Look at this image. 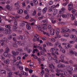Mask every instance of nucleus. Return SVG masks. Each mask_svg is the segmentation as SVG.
I'll return each mask as SVG.
<instances>
[{
	"mask_svg": "<svg viewBox=\"0 0 77 77\" xmlns=\"http://www.w3.org/2000/svg\"><path fill=\"white\" fill-rule=\"evenodd\" d=\"M60 59H61V60H59V61L57 60V59H54L55 60V62L56 63H60V62H63L64 63L65 62V61L64 60V57H60Z\"/></svg>",
	"mask_w": 77,
	"mask_h": 77,
	"instance_id": "nucleus-1",
	"label": "nucleus"
},
{
	"mask_svg": "<svg viewBox=\"0 0 77 77\" xmlns=\"http://www.w3.org/2000/svg\"><path fill=\"white\" fill-rule=\"evenodd\" d=\"M36 29L37 30H38V32H43V33L44 34V35H46L47 33V32L45 31H43L42 30V28H41L40 26L39 25H37V26L36 27Z\"/></svg>",
	"mask_w": 77,
	"mask_h": 77,
	"instance_id": "nucleus-2",
	"label": "nucleus"
},
{
	"mask_svg": "<svg viewBox=\"0 0 77 77\" xmlns=\"http://www.w3.org/2000/svg\"><path fill=\"white\" fill-rule=\"evenodd\" d=\"M57 67L59 68H63L65 67V65L61 63H60L57 65Z\"/></svg>",
	"mask_w": 77,
	"mask_h": 77,
	"instance_id": "nucleus-3",
	"label": "nucleus"
},
{
	"mask_svg": "<svg viewBox=\"0 0 77 77\" xmlns=\"http://www.w3.org/2000/svg\"><path fill=\"white\" fill-rule=\"evenodd\" d=\"M62 30L61 31L62 33H63L64 34L67 32V30H66V27H63L61 28Z\"/></svg>",
	"mask_w": 77,
	"mask_h": 77,
	"instance_id": "nucleus-4",
	"label": "nucleus"
},
{
	"mask_svg": "<svg viewBox=\"0 0 77 77\" xmlns=\"http://www.w3.org/2000/svg\"><path fill=\"white\" fill-rule=\"evenodd\" d=\"M48 66L50 68H51V69H54L56 68V67L52 64H49Z\"/></svg>",
	"mask_w": 77,
	"mask_h": 77,
	"instance_id": "nucleus-5",
	"label": "nucleus"
},
{
	"mask_svg": "<svg viewBox=\"0 0 77 77\" xmlns=\"http://www.w3.org/2000/svg\"><path fill=\"white\" fill-rule=\"evenodd\" d=\"M73 5L72 4H69L68 5V10L69 11H71L73 9Z\"/></svg>",
	"mask_w": 77,
	"mask_h": 77,
	"instance_id": "nucleus-6",
	"label": "nucleus"
},
{
	"mask_svg": "<svg viewBox=\"0 0 77 77\" xmlns=\"http://www.w3.org/2000/svg\"><path fill=\"white\" fill-rule=\"evenodd\" d=\"M8 53H7L6 52H3V55L4 56L9 57H10V56H11V54H8Z\"/></svg>",
	"mask_w": 77,
	"mask_h": 77,
	"instance_id": "nucleus-7",
	"label": "nucleus"
},
{
	"mask_svg": "<svg viewBox=\"0 0 77 77\" xmlns=\"http://www.w3.org/2000/svg\"><path fill=\"white\" fill-rule=\"evenodd\" d=\"M70 54H71V56H74V55L75 54V56H77V52L75 54V52L71 51L69 52Z\"/></svg>",
	"mask_w": 77,
	"mask_h": 77,
	"instance_id": "nucleus-8",
	"label": "nucleus"
},
{
	"mask_svg": "<svg viewBox=\"0 0 77 77\" xmlns=\"http://www.w3.org/2000/svg\"><path fill=\"white\" fill-rule=\"evenodd\" d=\"M12 53L14 55V56H17V55H18V54H19V52H15L14 51H12Z\"/></svg>",
	"mask_w": 77,
	"mask_h": 77,
	"instance_id": "nucleus-9",
	"label": "nucleus"
},
{
	"mask_svg": "<svg viewBox=\"0 0 77 77\" xmlns=\"http://www.w3.org/2000/svg\"><path fill=\"white\" fill-rule=\"evenodd\" d=\"M52 12H54V13H53V15L54 16H55L56 15L57 12V10L53 9L52 10Z\"/></svg>",
	"mask_w": 77,
	"mask_h": 77,
	"instance_id": "nucleus-10",
	"label": "nucleus"
},
{
	"mask_svg": "<svg viewBox=\"0 0 77 77\" xmlns=\"http://www.w3.org/2000/svg\"><path fill=\"white\" fill-rule=\"evenodd\" d=\"M56 34L57 35H58L60 33V29L59 28H57L55 30Z\"/></svg>",
	"mask_w": 77,
	"mask_h": 77,
	"instance_id": "nucleus-11",
	"label": "nucleus"
},
{
	"mask_svg": "<svg viewBox=\"0 0 77 77\" xmlns=\"http://www.w3.org/2000/svg\"><path fill=\"white\" fill-rule=\"evenodd\" d=\"M10 62V60L9 59H7L6 60L4 61V63L7 65H9Z\"/></svg>",
	"mask_w": 77,
	"mask_h": 77,
	"instance_id": "nucleus-12",
	"label": "nucleus"
},
{
	"mask_svg": "<svg viewBox=\"0 0 77 77\" xmlns=\"http://www.w3.org/2000/svg\"><path fill=\"white\" fill-rule=\"evenodd\" d=\"M6 8L7 9H8V10H9V11H11V10H12V8H11V6H10L9 5H7L6 6Z\"/></svg>",
	"mask_w": 77,
	"mask_h": 77,
	"instance_id": "nucleus-13",
	"label": "nucleus"
},
{
	"mask_svg": "<svg viewBox=\"0 0 77 77\" xmlns=\"http://www.w3.org/2000/svg\"><path fill=\"white\" fill-rule=\"evenodd\" d=\"M66 10V9L65 8L63 7L62 8V10L60 11V14H63L64 12V11H65Z\"/></svg>",
	"mask_w": 77,
	"mask_h": 77,
	"instance_id": "nucleus-14",
	"label": "nucleus"
},
{
	"mask_svg": "<svg viewBox=\"0 0 77 77\" xmlns=\"http://www.w3.org/2000/svg\"><path fill=\"white\" fill-rule=\"evenodd\" d=\"M54 29H52L50 32V34L51 35H54Z\"/></svg>",
	"mask_w": 77,
	"mask_h": 77,
	"instance_id": "nucleus-15",
	"label": "nucleus"
},
{
	"mask_svg": "<svg viewBox=\"0 0 77 77\" xmlns=\"http://www.w3.org/2000/svg\"><path fill=\"white\" fill-rule=\"evenodd\" d=\"M32 2L35 6H36L38 3V2L37 0H33Z\"/></svg>",
	"mask_w": 77,
	"mask_h": 77,
	"instance_id": "nucleus-16",
	"label": "nucleus"
},
{
	"mask_svg": "<svg viewBox=\"0 0 77 77\" xmlns=\"http://www.w3.org/2000/svg\"><path fill=\"white\" fill-rule=\"evenodd\" d=\"M23 10L22 9H20L19 10L17 11V13L19 14H23Z\"/></svg>",
	"mask_w": 77,
	"mask_h": 77,
	"instance_id": "nucleus-17",
	"label": "nucleus"
},
{
	"mask_svg": "<svg viewBox=\"0 0 77 77\" xmlns=\"http://www.w3.org/2000/svg\"><path fill=\"white\" fill-rule=\"evenodd\" d=\"M20 63V64H21L22 63L21 62V61H19V62L17 61L15 63V64L16 66H19V65Z\"/></svg>",
	"mask_w": 77,
	"mask_h": 77,
	"instance_id": "nucleus-18",
	"label": "nucleus"
},
{
	"mask_svg": "<svg viewBox=\"0 0 77 77\" xmlns=\"http://www.w3.org/2000/svg\"><path fill=\"white\" fill-rule=\"evenodd\" d=\"M17 27L15 26H13V31H14L15 32H17Z\"/></svg>",
	"mask_w": 77,
	"mask_h": 77,
	"instance_id": "nucleus-19",
	"label": "nucleus"
},
{
	"mask_svg": "<svg viewBox=\"0 0 77 77\" xmlns=\"http://www.w3.org/2000/svg\"><path fill=\"white\" fill-rule=\"evenodd\" d=\"M47 11V7H45L43 10L42 12L44 14H45Z\"/></svg>",
	"mask_w": 77,
	"mask_h": 77,
	"instance_id": "nucleus-20",
	"label": "nucleus"
},
{
	"mask_svg": "<svg viewBox=\"0 0 77 77\" xmlns=\"http://www.w3.org/2000/svg\"><path fill=\"white\" fill-rule=\"evenodd\" d=\"M14 6L15 7H17V6H20V2L18 1L16 3L14 4Z\"/></svg>",
	"mask_w": 77,
	"mask_h": 77,
	"instance_id": "nucleus-21",
	"label": "nucleus"
},
{
	"mask_svg": "<svg viewBox=\"0 0 77 77\" xmlns=\"http://www.w3.org/2000/svg\"><path fill=\"white\" fill-rule=\"evenodd\" d=\"M26 27L28 30H30L31 29V26H30L29 24H26Z\"/></svg>",
	"mask_w": 77,
	"mask_h": 77,
	"instance_id": "nucleus-22",
	"label": "nucleus"
},
{
	"mask_svg": "<svg viewBox=\"0 0 77 77\" xmlns=\"http://www.w3.org/2000/svg\"><path fill=\"white\" fill-rule=\"evenodd\" d=\"M48 28L50 31L52 30H53V28H52V26L51 25L48 26Z\"/></svg>",
	"mask_w": 77,
	"mask_h": 77,
	"instance_id": "nucleus-23",
	"label": "nucleus"
},
{
	"mask_svg": "<svg viewBox=\"0 0 77 77\" xmlns=\"http://www.w3.org/2000/svg\"><path fill=\"white\" fill-rule=\"evenodd\" d=\"M8 39H12V37L11 35H9L8 36Z\"/></svg>",
	"mask_w": 77,
	"mask_h": 77,
	"instance_id": "nucleus-24",
	"label": "nucleus"
},
{
	"mask_svg": "<svg viewBox=\"0 0 77 77\" xmlns=\"http://www.w3.org/2000/svg\"><path fill=\"white\" fill-rule=\"evenodd\" d=\"M61 15L63 18H67V16H66V14H62Z\"/></svg>",
	"mask_w": 77,
	"mask_h": 77,
	"instance_id": "nucleus-25",
	"label": "nucleus"
},
{
	"mask_svg": "<svg viewBox=\"0 0 77 77\" xmlns=\"http://www.w3.org/2000/svg\"><path fill=\"white\" fill-rule=\"evenodd\" d=\"M5 52L8 53L9 52V48H7L5 49Z\"/></svg>",
	"mask_w": 77,
	"mask_h": 77,
	"instance_id": "nucleus-26",
	"label": "nucleus"
},
{
	"mask_svg": "<svg viewBox=\"0 0 77 77\" xmlns=\"http://www.w3.org/2000/svg\"><path fill=\"white\" fill-rule=\"evenodd\" d=\"M47 19H45L42 20V22L44 24H47Z\"/></svg>",
	"mask_w": 77,
	"mask_h": 77,
	"instance_id": "nucleus-27",
	"label": "nucleus"
},
{
	"mask_svg": "<svg viewBox=\"0 0 77 77\" xmlns=\"http://www.w3.org/2000/svg\"><path fill=\"white\" fill-rule=\"evenodd\" d=\"M60 43H59V42H56V44H55L54 45H55V47H57V45L58 46V45H59V44H60Z\"/></svg>",
	"mask_w": 77,
	"mask_h": 77,
	"instance_id": "nucleus-28",
	"label": "nucleus"
},
{
	"mask_svg": "<svg viewBox=\"0 0 77 77\" xmlns=\"http://www.w3.org/2000/svg\"><path fill=\"white\" fill-rule=\"evenodd\" d=\"M51 41L52 42H54L56 41V39L53 38H51Z\"/></svg>",
	"mask_w": 77,
	"mask_h": 77,
	"instance_id": "nucleus-29",
	"label": "nucleus"
},
{
	"mask_svg": "<svg viewBox=\"0 0 77 77\" xmlns=\"http://www.w3.org/2000/svg\"><path fill=\"white\" fill-rule=\"evenodd\" d=\"M75 16V15H74V14H71V17L72 20H74V19H75V16Z\"/></svg>",
	"mask_w": 77,
	"mask_h": 77,
	"instance_id": "nucleus-30",
	"label": "nucleus"
},
{
	"mask_svg": "<svg viewBox=\"0 0 77 77\" xmlns=\"http://www.w3.org/2000/svg\"><path fill=\"white\" fill-rule=\"evenodd\" d=\"M1 74H6V72L5 71V70H2L1 71Z\"/></svg>",
	"mask_w": 77,
	"mask_h": 77,
	"instance_id": "nucleus-31",
	"label": "nucleus"
},
{
	"mask_svg": "<svg viewBox=\"0 0 77 77\" xmlns=\"http://www.w3.org/2000/svg\"><path fill=\"white\" fill-rule=\"evenodd\" d=\"M12 32L11 29H9L8 30V34H11Z\"/></svg>",
	"mask_w": 77,
	"mask_h": 77,
	"instance_id": "nucleus-32",
	"label": "nucleus"
},
{
	"mask_svg": "<svg viewBox=\"0 0 77 77\" xmlns=\"http://www.w3.org/2000/svg\"><path fill=\"white\" fill-rule=\"evenodd\" d=\"M51 21L52 24H55L56 23V21L53 19H51Z\"/></svg>",
	"mask_w": 77,
	"mask_h": 77,
	"instance_id": "nucleus-33",
	"label": "nucleus"
},
{
	"mask_svg": "<svg viewBox=\"0 0 77 77\" xmlns=\"http://www.w3.org/2000/svg\"><path fill=\"white\" fill-rule=\"evenodd\" d=\"M62 13H60V11L59 12V14L57 15V17H58V18H61L62 16L61 14Z\"/></svg>",
	"mask_w": 77,
	"mask_h": 77,
	"instance_id": "nucleus-34",
	"label": "nucleus"
},
{
	"mask_svg": "<svg viewBox=\"0 0 77 77\" xmlns=\"http://www.w3.org/2000/svg\"><path fill=\"white\" fill-rule=\"evenodd\" d=\"M67 71L69 72V73L71 75H72V72L71 71V70H70L69 69H67Z\"/></svg>",
	"mask_w": 77,
	"mask_h": 77,
	"instance_id": "nucleus-35",
	"label": "nucleus"
},
{
	"mask_svg": "<svg viewBox=\"0 0 77 77\" xmlns=\"http://www.w3.org/2000/svg\"><path fill=\"white\" fill-rule=\"evenodd\" d=\"M42 29L45 30H46V29H47V26H43L42 27Z\"/></svg>",
	"mask_w": 77,
	"mask_h": 77,
	"instance_id": "nucleus-36",
	"label": "nucleus"
},
{
	"mask_svg": "<svg viewBox=\"0 0 77 77\" xmlns=\"http://www.w3.org/2000/svg\"><path fill=\"white\" fill-rule=\"evenodd\" d=\"M5 27H6V28H8V29L11 28V25H6L5 26Z\"/></svg>",
	"mask_w": 77,
	"mask_h": 77,
	"instance_id": "nucleus-37",
	"label": "nucleus"
},
{
	"mask_svg": "<svg viewBox=\"0 0 77 77\" xmlns=\"http://www.w3.org/2000/svg\"><path fill=\"white\" fill-rule=\"evenodd\" d=\"M70 38H75V35H71L70 36Z\"/></svg>",
	"mask_w": 77,
	"mask_h": 77,
	"instance_id": "nucleus-38",
	"label": "nucleus"
},
{
	"mask_svg": "<svg viewBox=\"0 0 77 77\" xmlns=\"http://www.w3.org/2000/svg\"><path fill=\"white\" fill-rule=\"evenodd\" d=\"M68 2H66L65 3H64L63 4V5L64 6H66L67 5H68Z\"/></svg>",
	"mask_w": 77,
	"mask_h": 77,
	"instance_id": "nucleus-39",
	"label": "nucleus"
},
{
	"mask_svg": "<svg viewBox=\"0 0 77 77\" xmlns=\"http://www.w3.org/2000/svg\"><path fill=\"white\" fill-rule=\"evenodd\" d=\"M4 32L8 34V29H5L4 30Z\"/></svg>",
	"mask_w": 77,
	"mask_h": 77,
	"instance_id": "nucleus-40",
	"label": "nucleus"
},
{
	"mask_svg": "<svg viewBox=\"0 0 77 77\" xmlns=\"http://www.w3.org/2000/svg\"><path fill=\"white\" fill-rule=\"evenodd\" d=\"M45 71L47 72H50V69H48V68H45Z\"/></svg>",
	"mask_w": 77,
	"mask_h": 77,
	"instance_id": "nucleus-41",
	"label": "nucleus"
},
{
	"mask_svg": "<svg viewBox=\"0 0 77 77\" xmlns=\"http://www.w3.org/2000/svg\"><path fill=\"white\" fill-rule=\"evenodd\" d=\"M64 75L66 76V75H69V73H68V72H64Z\"/></svg>",
	"mask_w": 77,
	"mask_h": 77,
	"instance_id": "nucleus-42",
	"label": "nucleus"
},
{
	"mask_svg": "<svg viewBox=\"0 0 77 77\" xmlns=\"http://www.w3.org/2000/svg\"><path fill=\"white\" fill-rule=\"evenodd\" d=\"M13 47H16V48H17L18 47V45L17 44L14 43L13 44Z\"/></svg>",
	"mask_w": 77,
	"mask_h": 77,
	"instance_id": "nucleus-43",
	"label": "nucleus"
},
{
	"mask_svg": "<svg viewBox=\"0 0 77 77\" xmlns=\"http://www.w3.org/2000/svg\"><path fill=\"white\" fill-rule=\"evenodd\" d=\"M54 48H51L50 50V51H51V52L52 53L53 52H54Z\"/></svg>",
	"mask_w": 77,
	"mask_h": 77,
	"instance_id": "nucleus-44",
	"label": "nucleus"
},
{
	"mask_svg": "<svg viewBox=\"0 0 77 77\" xmlns=\"http://www.w3.org/2000/svg\"><path fill=\"white\" fill-rule=\"evenodd\" d=\"M67 46L68 48H71L72 46V45H71L70 44H68L67 45Z\"/></svg>",
	"mask_w": 77,
	"mask_h": 77,
	"instance_id": "nucleus-45",
	"label": "nucleus"
},
{
	"mask_svg": "<svg viewBox=\"0 0 77 77\" xmlns=\"http://www.w3.org/2000/svg\"><path fill=\"white\" fill-rule=\"evenodd\" d=\"M8 73L9 75H12V72H11V71L9 72Z\"/></svg>",
	"mask_w": 77,
	"mask_h": 77,
	"instance_id": "nucleus-46",
	"label": "nucleus"
},
{
	"mask_svg": "<svg viewBox=\"0 0 77 77\" xmlns=\"http://www.w3.org/2000/svg\"><path fill=\"white\" fill-rule=\"evenodd\" d=\"M20 9V5L17 6L16 8V9H17V10H19Z\"/></svg>",
	"mask_w": 77,
	"mask_h": 77,
	"instance_id": "nucleus-47",
	"label": "nucleus"
},
{
	"mask_svg": "<svg viewBox=\"0 0 77 77\" xmlns=\"http://www.w3.org/2000/svg\"><path fill=\"white\" fill-rule=\"evenodd\" d=\"M20 38H21V39H25V38H26V37H25V36H23V37H22V35H20Z\"/></svg>",
	"mask_w": 77,
	"mask_h": 77,
	"instance_id": "nucleus-48",
	"label": "nucleus"
},
{
	"mask_svg": "<svg viewBox=\"0 0 77 77\" xmlns=\"http://www.w3.org/2000/svg\"><path fill=\"white\" fill-rule=\"evenodd\" d=\"M3 30H4V28L2 27V26H0V31L1 32H3Z\"/></svg>",
	"mask_w": 77,
	"mask_h": 77,
	"instance_id": "nucleus-49",
	"label": "nucleus"
},
{
	"mask_svg": "<svg viewBox=\"0 0 77 77\" xmlns=\"http://www.w3.org/2000/svg\"><path fill=\"white\" fill-rule=\"evenodd\" d=\"M4 41L6 42V43H8L9 42V41L8 39H6L4 40Z\"/></svg>",
	"mask_w": 77,
	"mask_h": 77,
	"instance_id": "nucleus-50",
	"label": "nucleus"
},
{
	"mask_svg": "<svg viewBox=\"0 0 77 77\" xmlns=\"http://www.w3.org/2000/svg\"><path fill=\"white\" fill-rule=\"evenodd\" d=\"M53 9L51 8H49V12H51V11H52L53 12Z\"/></svg>",
	"mask_w": 77,
	"mask_h": 77,
	"instance_id": "nucleus-51",
	"label": "nucleus"
},
{
	"mask_svg": "<svg viewBox=\"0 0 77 77\" xmlns=\"http://www.w3.org/2000/svg\"><path fill=\"white\" fill-rule=\"evenodd\" d=\"M55 71L57 72H60V70H59V69H58V68H56L55 69Z\"/></svg>",
	"mask_w": 77,
	"mask_h": 77,
	"instance_id": "nucleus-52",
	"label": "nucleus"
},
{
	"mask_svg": "<svg viewBox=\"0 0 77 77\" xmlns=\"http://www.w3.org/2000/svg\"><path fill=\"white\" fill-rule=\"evenodd\" d=\"M30 51H32V49H29L27 50V52L28 53H30Z\"/></svg>",
	"mask_w": 77,
	"mask_h": 77,
	"instance_id": "nucleus-53",
	"label": "nucleus"
},
{
	"mask_svg": "<svg viewBox=\"0 0 77 77\" xmlns=\"http://www.w3.org/2000/svg\"><path fill=\"white\" fill-rule=\"evenodd\" d=\"M21 26L22 27H23V26H25V23H21Z\"/></svg>",
	"mask_w": 77,
	"mask_h": 77,
	"instance_id": "nucleus-54",
	"label": "nucleus"
},
{
	"mask_svg": "<svg viewBox=\"0 0 77 77\" xmlns=\"http://www.w3.org/2000/svg\"><path fill=\"white\" fill-rule=\"evenodd\" d=\"M67 32H69V33H71V31L70 30L66 28Z\"/></svg>",
	"mask_w": 77,
	"mask_h": 77,
	"instance_id": "nucleus-55",
	"label": "nucleus"
},
{
	"mask_svg": "<svg viewBox=\"0 0 77 77\" xmlns=\"http://www.w3.org/2000/svg\"><path fill=\"white\" fill-rule=\"evenodd\" d=\"M18 45H19L21 46V44H22V43H21V41H18Z\"/></svg>",
	"mask_w": 77,
	"mask_h": 77,
	"instance_id": "nucleus-56",
	"label": "nucleus"
},
{
	"mask_svg": "<svg viewBox=\"0 0 77 77\" xmlns=\"http://www.w3.org/2000/svg\"><path fill=\"white\" fill-rule=\"evenodd\" d=\"M53 1H51L49 2V5H51L53 4Z\"/></svg>",
	"mask_w": 77,
	"mask_h": 77,
	"instance_id": "nucleus-57",
	"label": "nucleus"
},
{
	"mask_svg": "<svg viewBox=\"0 0 77 77\" xmlns=\"http://www.w3.org/2000/svg\"><path fill=\"white\" fill-rule=\"evenodd\" d=\"M71 14H68L67 15V18H69L70 17H71Z\"/></svg>",
	"mask_w": 77,
	"mask_h": 77,
	"instance_id": "nucleus-58",
	"label": "nucleus"
},
{
	"mask_svg": "<svg viewBox=\"0 0 77 77\" xmlns=\"http://www.w3.org/2000/svg\"><path fill=\"white\" fill-rule=\"evenodd\" d=\"M7 71V72L8 73L9 72H10L11 71V70L9 68H7L6 69Z\"/></svg>",
	"mask_w": 77,
	"mask_h": 77,
	"instance_id": "nucleus-59",
	"label": "nucleus"
},
{
	"mask_svg": "<svg viewBox=\"0 0 77 77\" xmlns=\"http://www.w3.org/2000/svg\"><path fill=\"white\" fill-rule=\"evenodd\" d=\"M29 73H32V72H33V70H32V69H30V70H29Z\"/></svg>",
	"mask_w": 77,
	"mask_h": 77,
	"instance_id": "nucleus-60",
	"label": "nucleus"
},
{
	"mask_svg": "<svg viewBox=\"0 0 77 77\" xmlns=\"http://www.w3.org/2000/svg\"><path fill=\"white\" fill-rule=\"evenodd\" d=\"M76 12V10L75 9H73L72 11V13H74Z\"/></svg>",
	"mask_w": 77,
	"mask_h": 77,
	"instance_id": "nucleus-61",
	"label": "nucleus"
},
{
	"mask_svg": "<svg viewBox=\"0 0 77 77\" xmlns=\"http://www.w3.org/2000/svg\"><path fill=\"white\" fill-rule=\"evenodd\" d=\"M23 75H26V76H27L28 75V73H26V72H24V73L23 74Z\"/></svg>",
	"mask_w": 77,
	"mask_h": 77,
	"instance_id": "nucleus-62",
	"label": "nucleus"
},
{
	"mask_svg": "<svg viewBox=\"0 0 77 77\" xmlns=\"http://www.w3.org/2000/svg\"><path fill=\"white\" fill-rule=\"evenodd\" d=\"M14 24L15 26H17V24H18V23H17V22L16 21H15L14 22Z\"/></svg>",
	"mask_w": 77,
	"mask_h": 77,
	"instance_id": "nucleus-63",
	"label": "nucleus"
},
{
	"mask_svg": "<svg viewBox=\"0 0 77 77\" xmlns=\"http://www.w3.org/2000/svg\"><path fill=\"white\" fill-rule=\"evenodd\" d=\"M75 23L73 24L75 26H77V21H75Z\"/></svg>",
	"mask_w": 77,
	"mask_h": 77,
	"instance_id": "nucleus-64",
	"label": "nucleus"
}]
</instances>
